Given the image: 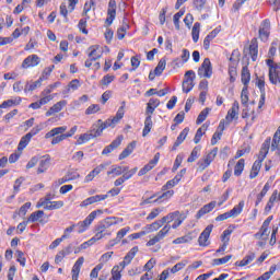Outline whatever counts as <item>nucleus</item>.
<instances>
[{"label": "nucleus", "mask_w": 280, "mask_h": 280, "mask_svg": "<svg viewBox=\"0 0 280 280\" xmlns=\"http://www.w3.org/2000/svg\"><path fill=\"white\" fill-rule=\"evenodd\" d=\"M241 82L244 84V88L248 89V84L250 83V70H248V66L242 68Z\"/></svg>", "instance_id": "25"}, {"label": "nucleus", "mask_w": 280, "mask_h": 280, "mask_svg": "<svg viewBox=\"0 0 280 280\" xmlns=\"http://www.w3.org/2000/svg\"><path fill=\"white\" fill-rule=\"evenodd\" d=\"M244 166H245V160L240 159L234 166V176H242V172H244Z\"/></svg>", "instance_id": "45"}, {"label": "nucleus", "mask_w": 280, "mask_h": 280, "mask_svg": "<svg viewBox=\"0 0 280 280\" xmlns=\"http://www.w3.org/2000/svg\"><path fill=\"white\" fill-rule=\"evenodd\" d=\"M43 215H45V211L37 210V211L31 213L27 221L28 222H38L39 221L40 222V218H43Z\"/></svg>", "instance_id": "46"}, {"label": "nucleus", "mask_w": 280, "mask_h": 280, "mask_svg": "<svg viewBox=\"0 0 280 280\" xmlns=\"http://www.w3.org/2000/svg\"><path fill=\"white\" fill-rule=\"evenodd\" d=\"M256 86H258L260 93H266V79L264 77L257 78Z\"/></svg>", "instance_id": "54"}, {"label": "nucleus", "mask_w": 280, "mask_h": 280, "mask_svg": "<svg viewBox=\"0 0 280 280\" xmlns=\"http://www.w3.org/2000/svg\"><path fill=\"white\" fill-rule=\"evenodd\" d=\"M95 113H100V105L92 104L85 109V115H95Z\"/></svg>", "instance_id": "62"}, {"label": "nucleus", "mask_w": 280, "mask_h": 280, "mask_svg": "<svg viewBox=\"0 0 280 280\" xmlns=\"http://www.w3.org/2000/svg\"><path fill=\"white\" fill-rule=\"evenodd\" d=\"M244 200L240 201L232 210H230V214L232 218H237L244 211Z\"/></svg>", "instance_id": "42"}, {"label": "nucleus", "mask_w": 280, "mask_h": 280, "mask_svg": "<svg viewBox=\"0 0 280 280\" xmlns=\"http://www.w3.org/2000/svg\"><path fill=\"white\" fill-rule=\"evenodd\" d=\"M160 159H161V153H155L154 158L138 172V176H145L148 172H151V170H154V166L159 163Z\"/></svg>", "instance_id": "16"}, {"label": "nucleus", "mask_w": 280, "mask_h": 280, "mask_svg": "<svg viewBox=\"0 0 280 280\" xmlns=\"http://www.w3.org/2000/svg\"><path fill=\"white\" fill-rule=\"evenodd\" d=\"M199 78H207L210 79L213 75V66L211 65V59L206 58L203 62L198 69Z\"/></svg>", "instance_id": "6"}, {"label": "nucleus", "mask_w": 280, "mask_h": 280, "mask_svg": "<svg viewBox=\"0 0 280 280\" xmlns=\"http://www.w3.org/2000/svg\"><path fill=\"white\" fill-rule=\"evenodd\" d=\"M152 126H153V122H152V116L151 115H148L144 119V128L142 130V137H147L150 135L151 130H152Z\"/></svg>", "instance_id": "31"}, {"label": "nucleus", "mask_w": 280, "mask_h": 280, "mask_svg": "<svg viewBox=\"0 0 280 280\" xmlns=\"http://www.w3.org/2000/svg\"><path fill=\"white\" fill-rule=\"evenodd\" d=\"M67 106V101L62 100L52 105L47 112L46 117H51V115H56V113H60Z\"/></svg>", "instance_id": "19"}, {"label": "nucleus", "mask_w": 280, "mask_h": 280, "mask_svg": "<svg viewBox=\"0 0 280 280\" xmlns=\"http://www.w3.org/2000/svg\"><path fill=\"white\" fill-rule=\"evenodd\" d=\"M43 81H40V79H38L37 81H28L26 82L25 86H24V93H30L32 91H36V89H39V86H42Z\"/></svg>", "instance_id": "29"}, {"label": "nucleus", "mask_w": 280, "mask_h": 280, "mask_svg": "<svg viewBox=\"0 0 280 280\" xmlns=\"http://www.w3.org/2000/svg\"><path fill=\"white\" fill-rule=\"evenodd\" d=\"M108 165H110V163L105 162L100 164L98 166H96L93 171H91L84 178V183H91V180H93V178H95V176H100V174H102V172H104V170H106V167H108Z\"/></svg>", "instance_id": "13"}, {"label": "nucleus", "mask_w": 280, "mask_h": 280, "mask_svg": "<svg viewBox=\"0 0 280 280\" xmlns=\"http://www.w3.org/2000/svg\"><path fill=\"white\" fill-rule=\"evenodd\" d=\"M40 65V57L38 55H30L22 62V69H31Z\"/></svg>", "instance_id": "14"}, {"label": "nucleus", "mask_w": 280, "mask_h": 280, "mask_svg": "<svg viewBox=\"0 0 280 280\" xmlns=\"http://www.w3.org/2000/svg\"><path fill=\"white\" fill-rule=\"evenodd\" d=\"M121 141H124L122 136H118L109 145L105 147L104 150L102 151V154H110L113 150H117L118 147L121 145Z\"/></svg>", "instance_id": "21"}, {"label": "nucleus", "mask_w": 280, "mask_h": 280, "mask_svg": "<svg viewBox=\"0 0 280 280\" xmlns=\"http://www.w3.org/2000/svg\"><path fill=\"white\" fill-rule=\"evenodd\" d=\"M232 258H233V255H228L223 258H215L212 260V265L213 266H222L224 264H229V261H231Z\"/></svg>", "instance_id": "48"}, {"label": "nucleus", "mask_w": 280, "mask_h": 280, "mask_svg": "<svg viewBox=\"0 0 280 280\" xmlns=\"http://www.w3.org/2000/svg\"><path fill=\"white\" fill-rule=\"evenodd\" d=\"M163 212V209L161 208H154L147 217V220H154L156 218H159V214H161Z\"/></svg>", "instance_id": "57"}, {"label": "nucleus", "mask_w": 280, "mask_h": 280, "mask_svg": "<svg viewBox=\"0 0 280 280\" xmlns=\"http://www.w3.org/2000/svg\"><path fill=\"white\" fill-rule=\"evenodd\" d=\"M115 16H117V1L109 0L108 9H107V18L105 20V23L107 25H113V22L115 21Z\"/></svg>", "instance_id": "12"}, {"label": "nucleus", "mask_w": 280, "mask_h": 280, "mask_svg": "<svg viewBox=\"0 0 280 280\" xmlns=\"http://www.w3.org/2000/svg\"><path fill=\"white\" fill-rule=\"evenodd\" d=\"M163 219L154 221L151 224H148L144 226V231L148 233H154V231H159V229H161V226H163Z\"/></svg>", "instance_id": "28"}, {"label": "nucleus", "mask_w": 280, "mask_h": 280, "mask_svg": "<svg viewBox=\"0 0 280 280\" xmlns=\"http://www.w3.org/2000/svg\"><path fill=\"white\" fill-rule=\"evenodd\" d=\"M269 150H270V138H267L260 148L258 159L260 161H264L266 156H268Z\"/></svg>", "instance_id": "26"}, {"label": "nucleus", "mask_w": 280, "mask_h": 280, "mask_svg": "<svg viewBox=\"0 0 280 280\" xmlns=\"http://www.w3.org/2000/svg\"><path fill=\"white\" fill-rule=\"evenodd\" d=\"M171 230L172 225H164L153 238L148 241L147 246H154L155 244H159V242H161V240H163Z\"/></svg>", "instance_id": "10"}, {"label": "nucleus", "mask_w": 280, "mask_h": 280, "mask_svg": "<svg viewBox=\"0 0 280 280\" xmlns=\"http://www.w3.org/2000/svg\"><path fill=\"white\" fill-rule=\"evenodd\" d=\"M211 231H213V225H208L199 235L198 244L199 246H209V237H211Z\"/></svg>", "instance_id": "15"}, {"label": "nucleus", "mask_w": 280, "mask_h": 280, "mask_svg": "<svg viewBox=\"0 0 280 280\" xmlns=\"http://www.w3.org/2000/svg\"><path fill=\"white\" fill-rule=\"evenodd\" d=\"M54 69H56V66L51 65L47 68L44 69L39 80L40 82L45 81V80H48L49 79V75H51V71H54Z\"/></svg>", "instance_id": "49"}, {"label": "nucleus", "mask_w": 280, "mask_h": 280, "mask_svg": "<svg viewBox=\"0 0 280 280\" xmlns=\"http://www.w3.org/2000/svg\"><path fill=\"white\" fill-rule=\"evenodd\" d=\"M107 229L114 226V224H119V222H124V219H118L116 217H107L105 220L102 221Z\"/></svg>", "instance_id": "37"}, {"label": "nucleus", "mask_w": 280, "mask_h": 280, "mask_svg": "<svg viewBox=\"0 0 280 280\" xmlns=\"http://www.w3.org/2000/svg\"><path fill=\"white\" fill-rule=\"evenodd\" d=\"M186 218L187 217L185 214L179 212V217H177L174 220L173 224L171 225V229H178V226H180V224H183V222H185Z\"/></svg>", "instance_id": "52"}, {"label": "nucleus", "mask_w": 280, "mask_h": 280, "mask_svg": "<svg viewBox=\"0 0 280 280\" xmlns=\"http://www.w3.org/2000/svg\"><path fill=\"white\" fill-rule=\"evenodd\" d=\"M185 15V10H179L173 18L176 30H180V18Z\"/></svg>", "instance_id": "51"}, {"label": "nucleus", "mask_w": 280, "mask_h": 280, "mask_svg": "<svg viewBox=\"0 0 280 280\" xmlns=\"http://www.w3.org/2000/svg\"><path fill=\"white\" fill-rule=\"evenodd\" d=\"M187 264H189V261L182 260L177 262L175 266H173L171 269H168V272H172V275H176V272H180V270H183V268H185Z\"/></svg>", "instance_id": "44"}, {"label": "nucleus", "mask_w": 280, "mask_h": 280, "mask_svg": "<svg viewBox=\"0 0 280 280\" xmlns=\"http://www.w3.org/2000/svg\"><path fill=\"white\" fill-rule=\"evenodd\" d=\"M218 34H220V28H214L206 36V38L203 39V49H206V51H209V48L211 47V42L213 40V38H215V36H218Z\"/></svg>", "instance_id": "24"}, {"label": "nucleus", "mask_w": 280, "mask_h": 280, "mask_svg": "<svg viewBox=\"0 0 280 280\" xmlns=\"http://www.w3.org/2000/svg\"><path fill=\"white\" fill-rule=\"evenodd\" d=\"M112 280H121V270H119V266H114L112 269Z\"/></svg>", "instance_id": "56"}, {"label": "nucleus", "mask_w": 280, "mask_h": 280, "mask_svg": "<svg viewBox=\"0 0 280 280\" xmlns=\"http://www.w3.org/2000/svg\"><path fill=\"white\" fill-rule=\"evenodd\" d=\"M268 191H270V183L267 182L265 184L262 190L260 191V194L257 195L256 207L259 206L261 200H264V198L266 197V194H268Z\"/></svg>", "instance_id": "39"}, {"label": "nucleus", "mask_w": 280, "mask_h": 280, "mask_svg": "<svg viewBox=\"0 0 280 280\" xmlns=\"http://www.w3.org/2000/svg\"><path fill=\"white\" fill-rule=\"evenodd\" d=\"M215 205H218L215 201H211L208 205H205L196 214V219L200 220L203 215H207V213H211L212 210L215 209Z\"/></svg>", "instance_id": "20"}, {"label": "nucleus", "mask_w": 280, "mask_h": 280, "mask_svg": "<svg viewBox=\"0 0 280 280\" xmlns=\"http://www.w3.org/2000/svg\"><path fill=\"white\" fill-rule=\"evenodd\" d=\"M267 67H269V82L271 84H280V63L275 62L272 59L266 60Z\"/></svg>", "instance_id": "4"}, {"label": "nucleus", "mask_w": 280, "mask_h": 280, "mask_svg": "<svg viewBox=\"0 0 280 280\" xmlns=\"http://www.w3.org/2000/svg\"><path fill=\"white\" fill-rule=\"evenodd\" d=\"M234 119H240V103L235 101L225 116L226 126H231Z\"/></svg>", "instance_id": "7"}, {"label": "nucleus", "mask_w": 280, "mask_h": 280, "mask_svg": "<svg viewBox=\"0 0 280 280\" xmlns=\"http://www.w3.org/2000/svg\"><path fill=\"white\" fill-rule=\"evenodd\" d=\"M88 56L89 58H91L92 60H100V58H102V56L104 55V49H102V47H100V45H92L88 48Z\"/></svg>", "instance_id": "17"}, {"label": "nucleus", "mask_w": 280, "mask_h": 280, "mask_svg": "<svg viewBox=\"0 0 280 280\" xmlns=\"http://www.w3.org/2000/svg\"><path fill=\"white\" fill-rule=\"evenodd\" d=\"M215 156H218V148H213L203 159H206L209 163H213L215 161Z\"/></svg>", "instance_id": "59"}, {"label": "nucleus", "mask_w": 280, "mask_h": 280, "mask_svg": "<svg viewBox=\"0 0 280 280\" xmlns=\"http://www.w3.org/2000/svg\"><path fill=\"white\" fill-rule=\"evenodd\" d=\"M174 196V190H164L162 195H159L153 202H158V205H161V202H165L166 200H170Z\"/></svg>", "instance_id": "32"}, {"label": "nucleus", "mask_w": 280, "mask_h": 280, "mask_svg": "<svg viewBox=\"0 0 280 280\" xmlns=\"http://www.w3.org/2000/svg\"><path fill=\"white\" fill-rule=\"evenodd\" d=\"M241 104H243V106H246V104H248V88H243L242 90Z\"/></svg>", "instance_id": "64"}, {"label": "nucleus", "mask_w": 280, "mask_h": 280, "mask_svg": "<svg viewBox=\"0 0 280 280\" xmlns=\"http://www.w3.org/2000/svg\"><path fill=\"white\" fill-rule=\"evenodd\" d=\"M211 108L206 107L203 110L200 112V114L197 117L196 124L200 125L202 121H205L210 113Z\"/></svg>", "instance_id": "50"}, {"label": "nucleus", "mask_w": 280, "mask_h": 280, "mask_svg": "<svg viewBox=\"0 0 280 280\" xmlns=\"http://www.w3.org/2000/svg\"><path fill=\"white\" fill-rule=\"evenodd\" d=\"M198 152H200V148L199 147H195L189 155V158L187 159L188 163H194V161H196V159H198Z\"/></svg>", "instance_id": "63"}, {"label": "nucleus", "mask_w": 280, "mask_h": 280, "mask_svg": "<svg viewBox=\"0 0 280 280\" xmlns=\"http://www.w3.org/2000/svg\"><path fill=\"white\" fill-rule=\"evenodd\" d=\"M188 135H189V128L186 127V128L183 129V131L177 137L175 143L173 144L172 150L173 151L177 150L178 145H180L183 143V141H185V139H187Z\"/></svg>", "instance_id": "27"}, {"label": "nucleus", "mask_w": 280, "mask_h": 280, "mask_svg": "<svg viewBox=\"0 0 280 280\" xmlns=\"http://www.w3.org/2000/svg\"><path fill=\"white\" fill-rule=\"evenodd\" d=\"M113 174V176H121L122 171H121V166L116 165V166H112V170L107 172V176H110Z\"/></svg>", "instance_id": "61"}, {"label": "nucleus", "mask_w": 280, "mask_h": 280, "mask_svg": "<svg viewBox=\"0 0 280 280\" xmlns=\"http://www.w3.org/2000/svg\"><path fill=\"white\" fill-rule=\"evenodd\" d=\"M22 100L20 96L15 97L14 100H7L2 104H0V108H10L12 106H19Z\"/></svg>", "instance_id": "36"}, {"label": "nucleus", "mask_w": 280, "mask_h": 280, "mask_svg": "<svg viewBox=\"0 0 280 280\" xmlns=\"http://www.w3.org/2000/svg\"><path fill=\"white\" fill-rule=\"evenodd\" d=\"M191 36L194 43H198L200 38V22H196L192 26Z\"/></svg>", "instance_id": "43"}, {"label": "nucleus", "mask_w": 280, "mask_h": 280, "mask_svg": "<svg viewBox=\"0 0 280 280\" xmlns=\"http://www.w3.org/2000/svg\"><path fill=\"white\" fill-rule=\"evenodd\" d=\"M49 165H51V156L44 155L39 161V166L37 168V174H45L47 170H49Z\"/></svg>", "instance_id": "22"}, {"label": "nucleus", "mask_w": 280, "mask_h": 280, "mask_svg": "<svg viewBox=\"0 0 280 280\" xmlns=\"http://www.w3.org/2000/svg\"><path fill=\"white\" fill-rule=\"evenodd\" d=\"M40 207L46 211H55L56 209H62V207H65V201H50L49 197H46L37 202L36 208L40 209Z\"/></svg>", "instance_id": "5"}, {"label": "nucleus", "mask_w": 280, "mask_h": 280, "mask_svg": "<svg viewBox=\"0 0 280 280\" xmlns=\"http://www.w3.org/2000/svg\"><path fill=\"white\" fill-rule=\"evenodd\" d=\"M178 183H180V176H175L173 179L168 180L164 186H162V191H167V189L176 187Z\"/></svg>", "instance_id": "41"}, {"label": "nucleus", "mask_w": 280, "mask_h": 280, "mask_svg": "<svg viewBox=\"0 0 280 280\" xmlns=\"http://www.w3.org/2000/svg\"><path fill=\"white\" fill-rule=\"evenodd\" d=\"M248 51L253 62L257 61V56L259 55V44L257 43V38L252 39Z\"/></svg>", "instance_id": "23"}, {"label": "nucleus", "mask_w": 280, "mask_h": 280, "mask_svg": "<svg viewBox=\"0 0 280 280\" xmlns=\"http://www.w3.org/2000/svg\"><path fill=\"white\" fill-rule=\"evenodd\" d=\"M179 215H180V211H178V210H176L174 212H170L168 214H166L165 217L162 218V222L170 226L171 222H174V220L176 218H179Z\"/></svg>", "instance_id": "33"}, {"label": "nucleus", "mask_w": 280, "mask_h": 280, "mask_svg": "<svg viewBox=\"0 0 280 280\" xmlns=\"http://www.w3.org/2000/svg\"><path fill=\"white\" fill-rule=\"evenodd\" d=\"M102 213H104L103 210H94L83 221L74 224L77 233H84L85 231H88L91 224H93L95 218H97V215H102Z\"/></svg>", "instance_id": "2"}, {"label": "nucleus", "mask_w": 280, "mask_h": 280, "mask_svg": "<svg viewBox=\"0 0 280 280\" xmlns=\"http://www.w3.org/2000/svg\"><path fill=\"white\" fill-rule=\"evenodd\" d=\"M194 233H188L184 236L177 237L173 241V244H189L194 240Z\"/></svg>", "instance_id": "35"}, {"label": "nucleus", "mask_w": 280, "mask_h": 280, "mask_svg": "<svg viewBox=\"0 0 280 280\" xmlns=\"http://www.w3.org/2000/svg\"><path fill=\"white\" fill-rule=\"evenodd\" d=\"M120 119H124V105L118 108L114 118H108L105 122L102 121V119H98L97 122L92 126L89 135L92 137V139L102 137V132H104L106 128H115V126L119 124Z\"/></svg>", "instance_id": "1"}, {"label": "nucleus", "mask_w": 280, "mask_h": 280, "mask_svg": "<svg viewBox=\"0 0 280 280\" xmlns=\"http://www.w3.org/2000/svg\"><path fill=\"white\" fill-rule=\"evenodd\" d=\"M65 132H67V126L56 127L45 135V139H51V137H54L51 140V145H58V143L67 139L65 137Z\"/></svg>", "instance_id": "3"}, {"label": "nucleus", "mask_w": 280, "mask_h": 280, "mask_svg": "<svg viewBox=\"0 0 280 280\" xmlns=\"http://www.w3.org/2000/svg\"><path fill=\"white\" fill-rule=\"evenodd\" d=\"M258 34L262 43H266L270 38V20H264L260 23Z\"/></svg>", "instance_id": "11"}, {"label": "nucleus", "mask_w": 280, "mask_h": 280, "mask_svg": "<svg viewBox=\"0 0 280 280\" xmlns=\"http://www.w3.org/2000/svg\"><path fill=\"white\" fill-rule=\"evenodd\" d=\"M31 141H32L31 136H28V133H26L24 137L21 138L19 145H18V150L20 152L25 150V148H27V145H30Z\"/></svg>", "instance_id": "38"}, {"label": "nucleus", "mask_w": 280, "mask_h": 280, "mask_svg": "<svg viewBox=\"0 0 280 280\" xmlns=\"http://www.w3.org/2000/svg\"><path fill=\"white\" fill-rule=\"evenodd\" d=\"M91 139H93V137L91 136V133H82L79 139L77 140V145H82L83 143H86L88 141H91Z\"/></svg>", "instance_id": "53"}, {"label": "nucleus", "mask_w": 280, "mask_h": 280, "mask_svg": "<svg viewBox=\"0 0 280 280\" xmlns=\"http://www.w3.org/2000/svg\"><path fill=\"white\" fill-rule=\"evenodd\" d=\"M106 198H108V195H95L83 200L80 207H89L90 205H95V202H102V200H106Z\"/></svg>", "instance_id": "18"}, {"label": "nucleus", "mask_w": 280, "mask_h": 280, "mask_svg": "<svg viewBox=\"0 0 280 280\" xmlns=\"http://www.w3.org/2000/svg\"><path fill=\"white\" fill-rule=\"evenodd\" d=\"M23 183H25V177H20L14 182V185H13L14 194H19L21 191V185H23Z\"/></svg>", "instance_id": "60"}, {"label": "nucleus", "mask_w": 280, "mask_h": 280, "mask_svg": "<svg viewBox=\"0 0 280 280\" xmlns=\"http://www.w3.org/2000/svg\"><path fill=\"white\" fill-rule=\"evenodd\" d=\"M229 60H230V63H229L228 73L230 77V82L231 84H233V82H235V80L237 79V65H240V59L231 55Z\"/></svg>", "instance_id": "8"}, {"label": "nucleus", "mask_w": 280, "mask_h": 280, "mask_svg": "<svg viewBox=\"0 0 280 280\" xmlns=\"http://www.w3.org/2000/svg\"><path fill=\"white\" fill-rule=\"evenodd\" d=\"M165 67H167V61L165 60V58H162L154 69L155 75H161L163 71H165Z\"/></svg>", "instance_id": "47"}, {"label": "nucleus", "mask_w": 280, "mask_h": 280, "mask_svg": "<svg viewBox=\"0 0 280 280\" xmlns=\"http://www.w3.org/2000/svg\"><path fill=\"white\" fill-rule=\"evenodd\" d=\"M254 260H255V253H249L242 260L236 261L235 266H238L240 268H244V266H248V264H252Z\"/></svg>", "instance_id": "30"}, {"label": "nucleus", "mask_w": 280, "mask_h": 280, "mask_svg": "<svg viewBox=\"0 0 280 280\" xmlns=\"http://www.w3.org/2000/svg\"><path fill=\"white\" fill-rule=\"evenodd\" d=\"M83 265H84V257H79L72 267L71 275L80 276V270Z\"/></svg>", "instance_id": "40"}, {"label": "nucleus", "mask_w": 280, "mask_h": 280, "mask_svg": "<svg viewBox=\"0 0 280 280\" xmlns=\"http://www.w3.org/2000/svg\"><path fill=\"white\" fill-rule=\"evenodd\" d=\"M215 156H218V148H213L203 159H206L209 163H213L215 161Z\"/></svg>", "instance_id": "58"}, {"label": "nucleus", "mask_w": 280, "mask_h": 280, "mask_svg": "<svg viewBox=\"0 0 280 280\" xmlns=\"http://www.w3.org/2000/svg\"><path fill=\"white\" fill-rule=\"evenodd\" d=\"M128 233H130V226H126V228H122L120 229L118 232H117V241H120L124 240V237H126V235H128Z\"/></svg>", "instance_id": "55"}, {"label": "nucleus", "mask_w": 280, "mask_h": 280, "mask_svg": "<svg viewBox=\"0 0 280 280\" xmlns=\"http://www.w3.org/2000/svg\"><path fill=\"white\" fill-rule=\"evenodd\" d=\"M185 80L183 82L184 93H189L194 89V80H196V72L194 70H188L185 73Z\"/></svg>", "instance_id": "9"}, {"label": "nucleus", "mask_w": 280, "mask_h": 280, "mask_svg": "<svg viewBox=\"0 0 280 280\" xmlns=\"http://www.w3.org/2000/svg\"><path fill=\"white\" fill-rule=\"evenodd\" d=\"M137 253H139V247L135 246L132 247L127 255L124 257V261L130 266V264L132 262V259H135V257L137 256Z\"/></svg>", "instance_id": "34"}]
</instances>
